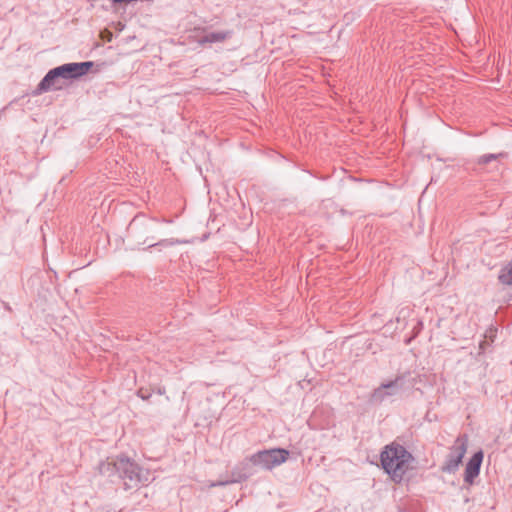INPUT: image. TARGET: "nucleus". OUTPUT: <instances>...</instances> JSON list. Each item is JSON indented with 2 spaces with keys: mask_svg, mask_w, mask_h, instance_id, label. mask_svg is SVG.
I'll use <instances>...</instances> for the list:
<instances>
[{
  "mask_svg": "<svg viewBox=\"0 0 512 512\" xmlns=\"http://www.w3.org/2000/svg\"><path fill=\"white\" fill-rule=\"evenodd\" d=\"M94 66L93 61L69 62L50 69L38 83L33 96H39L51 90H60V82L78 80L87 75Z\"/></svg>",
  "mask_w": 512,
  "mask_h": 512,
  "instance_id": "obj_1",
  "label": "nucleus"
},
{
  "mask_svg": "<svg viewBox=\"0 0 512 512\" xmlns=\"http://www.w3.org/2000/svg\"><path fill=\"white\" fill-rule=\"evenodd\" d=\"M99 472L103 476L123 480L125 490L148 481V476L142 473V468L133 459L125 455H119L111 461L101 462Z\"/></svg>",
  "mask_w": 512,
  "mask_h": 512,
  "instance_id": "obj_2",
  "label": "nucleus"
},
{
  "mask_svg": "<svg viewBox=\"0 0 512 512\" xmlns=\"http://www.w3.org/2000/svg\"><path fill=\"white\" fill-rule=\"evenodd\" d=\"M414 460L413 455L403 445L391 443L384 447L380 453L381 467L393 481L400 482L407 469V465Z\"/></svg>",
  "mask_w": 512,
  "mask_h": 512,
  "instance_id": "obj_3",
  "label": "nucleus"
},
{
  "mask_svg": "<svg viewBox=\"0 0 512 512\" xmlns=\"http://www.w3.org/2000/svg\"><path fill=\"white\" fill-rule=\"evenodd\" d=\"M156 218H147L145 215H136L129 223L127 228V237L137 241V245L131 247V250L140 249V246L146 244L149 240V234L155 232Z\"/></svg>",
  "mask_w": 512,
  "mask_h": 512,
  "instance_id": "obj_4",
  "label": "nucleus"
},
{
  "mask_svg": "<svg viewBox=\"0 0 512 512\" xmlns=\"http://www.w3.org/2000/svg\"><path fill=\"white\" fill-rule=\"evenodd\" d=\"M290 455L285 448H272L258 451L251 455V461L262 470H272L287 461Z\"/></svg>",
  "mask_w": 512,
  "mask_h": 512,
  "instance_id": "obj_5",
  "label": "nucleus"
},
{
  "mask_svg": "<svg viewBox=\"0 0 512 512\" xmlns=\"http://www.w3.org/2000/svg\"><path fill=\"white\" fill-rule=\"evenodd\" d=\"M467 451V437L458 436L451 446L449 453L446 456L444 464L441 466L443 473L454 474L463 461Z\"/></svg>",
  "mask_w": 512,
  "mask_h": 512,
  "instance_id": "obj_6",
  "label": "nucleus"
},
{
  "mask_svg": "<svg viewBox=\"0 0 512 512\" xmlns=\"http://www.w3.org/2000/svg\"><path fill=\"white\" fill-rule=\"evenodd\" d=\"M484 453L480 449L473 453V455L468 459L465 470H464V482L472 485L475 479L479 476L481 465L483 462Z\"/></svg>",
  "mask_w": 512,
  "mask_h": 512,
  "instance_id": "obj_7",
  "label": "nucleus"
},
{
  "mask_svg": "<svg viewBox=\"0 0 512 512\" xmlns=\"http://www.w3.org/2000/svg\"><path fill=\"white\" fill-rule=\"evenodd\" d=\"M232 33L233 32L230 30L206 32L204 35L198 37L197 43L200 46L212 43H221L226 39L230 38L232 36Z\"/></svg>",
  "mask_w": 512,
  "mask_h": 512,
  "instance_id": "obj_8",
  "label": "nucleus"
},
{
  "mask_svg": "<svg viewBox=\"0 0 512 512\" xmlns=\"http://www.w3.org/2000/svg\"><path fill=\"white\" fill-rule=\"evenodd\" d=\"M404 376H397L395 379L382 383V388L388 392V397L395 396L403 387Z\"/></svg>",
  "mask_w": 512,
  "mask_h": 512,
  "instance_id": "obj_9",
  "label": "nucleus"
},
{
  "mask_svg": "<svg viewBox=\"0 0 512 512\" xmlns=\"http://www.w3.org/2000/svg\"><path fill=\"white\" fill-rule=\"evenodd\" d=\"M247 480V475L242 474L241 469L238 465H236L231 470V478L225 481H218L217 483L212 484V486H226L228 484L232 483H241L243 481Z\"/></svg>",
  "mask_w": 512,
  "mask_h": 512,
  "instance_id": "obj_10",
  "label": "nucleus"
},
{
  "mask_svg": "<svg viewBox=\"0 0 512 512\" xmlns=\"http://www.w3.org/2000/svg\"><path fill=\"white\" fill-rule=\"evenodd\" d=\"M498 281L504 286H512V259L499 270Z\"/></svg>",
  "mask_w": 512,
  "mask_h": 512,
  "instance_id": "obj_11",
  "label": "nucleus"
},
{
  "mask_svg": "<svg viewBox=\"0 0 512 512\" xmlns=\"http://www.w3.org/2000/svg\"><path fill=\"white\" fill-rule=\"evenodd\" d=\"M387 394L389 393L385 391V388H382L381 384L371 393L368 402L371 405H379L388 398Z\"/></svg>",
  "mask_w": 512,
  "mask_h": 512,
  "instance_id": "obj_12",
  "label": "nucleus"
},
{
  "mask_svg": "<svg viewBox=\"0 0 512 512\" xmlns=\"http://www.w3.org/2000/svg\"><path fill=\"white\" fill-rule=\"evenodd\" d=\"M183 243H187V241L180 240V239H173V238L161 239L158 242L148 244L146 247L143 248V250H148V249L155 248V247L167 248V247H171V246H174L177 244H183Z\"/></svg>",
  "mask_w": 512,
  "mask_h": 512,
  "instance_id": "obj_13",
  "label": "nucleus"
},
{
  "mask_svg": "<svg viewBox=\"0 0 512 512\" xmlns=\"http://www.w3.org/2000/svg\"><path fill=\"white\" fill-rule=\"evenodd\" d=\"M242 471V474L247 475V479L254 476L257 473V466L251 461V456L244 459L238 464Z\"/></svg>",
  "mask_w": 512,
  "mask_h": 512,
  "instance_id": "obj_14",
  "label": "nucleus"
},
{
  "mask_svg": "<svg viewBox=\"0 0 512 512\" xmlns=\"http://www.w3.org/2000/svg\"><path fill=\"white\" fill-rule=\"evenodd\" d=\"M507 156V153L505 152H500V153H488V154H484V155H481L477 158V164L479 165H486V164H489L491 163L492 161L494 160H497V159H500V158H504Z\"/></svg>",
  "mask_w": 512,
  "mask_h": 512,
  "instance_id": "obj_15",
  "label": "nucleus"
},
{
  "mask_svg": "<svg viewBox=\"0 0 512 512\" xmlns=\"http://www.w3.org/2000/svg\"><path fill=\"white\" fill-rule=\"evenodd\" d=\"M138 396L141 397L143 400H147L151 397L150 393H144L142 390L138 392Z\"/></svg>",
  "mask_w": 512,
  "mask_h": 512,
  "instance_id": "obj_16",
  "label": "nucleus"
},
{
  "mask_svg": "<svg viewBox=\"0 0 512 512\" xmlns=\"http://www.w3.org/2000/svg\"><path fill=\"white\" fill-rule=\"evenodd\" d=\"M163 222H166V223H171L172 221L171 220H163Z\"/></svg>",
  "mask_w": 512,
  "mask_h": 512,
  "instance_id": "obj_17",
  "label": "nucleus"
},
{
  "mask_svg": "<svg viewBox=\"0 0 512 512\" xmlns=\"http://www.w3.org/2000/svg\"><path fill=\"white\" fill-rule=\"evenodd\" d=\"M5 308H6L7 310H10V307H9V305H8V304H5Z\"/></svg>",
  "mask_w": 512,
  "mask_h": 512,
  "instance_id": "obj_18",
  "label": "nucleus"
},
{
  "mask_svg": "<svg viewBox=\"0 0 512 512\" xmlns=\"http://www.w3.org/2000/svg\"><path fill=\"white\" fill-rule=\"evenodd\" d=\"M307 174H309L310 176H313V173L310 171H307Z\"/></svg>",
  "mask_w": 512,
  "mask_h": 512,
  "instance_id": "obj_19",
  "label": "nucleus"
},
{
  "mask_svg": "<svg viewBox=\"0 0 512 512\" xmlns=\"http://www.w3.org/2000/svg\"><path fill=\"white\" fill-rule=\"evenodd\" d=\"M307 174H309L310 176H313V173L310 171H307Z\"/></svg>",
  "mask_w": 512,
  "mask_h": 512,
  "instance_id": "obj_20",
  "label": "nucleus"
},
{
  "mask_svg": "<svg viewBox=\"0 0 512 512\" xmlns=\"http://www.w3.org/2000/svg\"><path fill=\"white\" fill-rule=\"evenodd\" d=\"M307 174H309L310 176H313V173L310 171H307Z\"/></svg>",
  "mask_w": 512,
  "mask_h": 512,
  "instance_id": "obj_21",
  "label": "nucleus"
}]
</instances>
